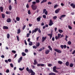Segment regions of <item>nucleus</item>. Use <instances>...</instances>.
Here are the masks:
<instances>
[{"instance_id":"1","label":"nucleus","mask_w":75,"mask_h":75,"mask_svg":"<svg viewBox=\"0 0 75 75\" xmlns=\"http://www.w3.org/2000/svg\"><path fill=\"white\" fill-rule=\"evenodd\" d=\"M31 7L33 10H35L37 8V6L34 4H32L31 6Z\"/></svg>"},{"instance_id":"2","label":"nucleus","mask_w":75,"mask_h":75,"mask_svg":"<svg viewBox=\"0 0 75 75\" xmlns=\"http://www.w3.org/2000/svg\"><path fill=\"white\" fill-rule=\"evenodd\" d=\"M61 35V34L59 33L58 34L57 36H56L55 37V38L56 40H58L59 38H60V36Z\"/></svg>"},{"instance_id":"3","label":"nucleus","mask_w":75,"mask_h":75,"mask_svg":"<svg viewBox=\"0 0 75 75\" xmlns=\"http://www.w3.org/2000/svg\"><path fill=\"white\" fill-rule=\"evenodd\" d=\"M56 69H57V67L56 66H54L53 67V72H56V73H57L58 71L56 70Z\"/></svg>"},{"instance_id":"4","label":"nucleus","mask_w":75,"mask_h":75,"mask_svg":"<svg viewBox=\"0 0 75 75\" xmlns=\"http://www.w3.org/2000/svg\"><path fill=\"white\" fill-rule=\"evenodd\" d=\"M54 50L55 51H56V52H58V53H61V52H62L60 50L57 49H54Z\"/></svg>"},{"instance_id":"5","label":"nucleus","mask_w":75,"mask_h":75,"mask_svg":"<svg viewBox=\"0 0 75 75\" xmlns=\"http://www.w3.org/2000/svg\"><path fill=\"white\" fill-rule=\"evenodd\" d=\"M38 28H35L34 30H33L32 31V34H34V33H36L38 31Z\"/></svg>"},{"instance_id":"6","label":"nucleus","mask_w":75,"mask_h":75,"mask_svg":"<svg viewBox=\"0 0 75 75\" xmlns=\"http://www.w3.org/2000/svg\"><path fill=\"white\" fill-rule=\"evenodd\" d=\"M61 10V9L59 8H58V9H56L55 11V12L57 14L59 12V11Z\"/></svg>"},{"instance_id":"7","label":"nucleus","mask_w":75,"mask_h":75,"mask_svg":"<svg viewBox=\"0 0 75 75\" xmlns=\"http://www.w3.org/2000/svg\"><path fill=\"white\" fill-rule=\"evenodd\" d=\"M42 42L44 41L45 40H47V36H45V37H43L42 38Z\"/></svg>"},{"instance_id":"8","label":"nucleus","mask_w":75,"mask_h":75,"mask_svg":"<svg viewBox=\"0 0 75 75\" xmlns=\"http://www.w3.org/2000/svg\"><path fill=\"white\" fill-rule=\"evenodd\" d=\"M53 24V22L52 21V20H50L49 22V25L50 26H51Z\"/></svg>"},{"instance_id":"9","label":"nucleus","mask_w":75,"mask_h":75,"mask_svg":"<svg viewBox=\"0 0 75 75\" xmlns=\"http://www.w3.org/2000/svg\"><path fill=\"white\" fill-rule=\"evenodd\" d=\"M38 67H40V66H41V67H44V64H38L37 65Z\"/></svg>"},{"instance_id":"10","label":"nucleus","mask_w":75,"mask_h":75,"mask_svg":"<svg viewBox=\"0 0 75 75\" xmlns=\"http://www.w3.org/2000/svg\"><path fill=\"white\" fill-rule=\"evenodd\" d=\"M47 35L50 37V39H51V38L52 37V33L47 34Z\"/></svg>"},{"instance_id":"11","label":"nucleus","mask_w":75,"mask_h":75,"mask_svg":"<svg viewBox=\"0 0 75 75\" xmlns=\"http://www.w3.org/2000/svg\"><path fill=\"white\" fill-rule=\"evenodd\" d=\"M70 6H71V7H72V8H75V4L74 5V3L71 4H70Z\"/></svg>"},{"instance_id":"12","label":"nucleus","mask_w":75,"mask_h":75,"mask_svg":"<svg viewBox=\"0 0 75 75\" xmlns=\"http://www.w3.org/2000/svg\"><path fill=\"white\" fill-rule=\"evenodd\" d=\"M41 16H40L38 18H37V21H40V20H41Z\"/></svg>"},{"instance_id":"13","label":"nucleus","mask_w":75,"mask_h":75,"mask_svg":"<svg viewBox=\"0 0 75 75\" xmlns=\"http://www.w3.org/2000/svg\"><path fill=\"white\" fill-rule=\"evenodd\" d=\"M3 29H4L7 30L8 29V27L6 26H4L3 27Z\"/></svg>"},{"instance_id":"14","label":"nucleus","mask_w":75,"mask_h":75,"mask_svg":"<svg viewBox=\"0 0 75 75\" xmlns=\"http://www.w3.org/2000/svg\"><path fill=\"white\" fill-rule=\"evenodd\" d=\"M49 52H50V50H47L46 51L45 53L46 54H48L49 53Z\"/></svg>"},{"instance_id":"15","label":"nucleus","mask_w":75,"mask_h":75,"mask_svg":"<svg viewBox=\"0 0 75 75\" xmlns=\"http://www.w3.org/2000/svg\"><path fill=\"white\" fill-rule=\"evenodd\" d=\"M6 21L7 23H10V22H11V19L10 18H8L7 19Z\"/></svg>"},{"instance_id":"16","label":"nucleus","mask_w":75,"mask_h":75,"mask_svg":"<svg viewBox=\"0 0 75 75\" xmlns=\"http://www.w3.org/2000/svg\"><path fill=\"white\" fill-rule=\"evenodd\" d=\"M47 0H43L41 2L40 4H42V3H45V2H47Z\"/></svg>"},{"instance_id":"17","label":"nucleus","mask_w":75,"mask_h":75,"mask_svg":"<svg viewBox=\"0 0 75 75\" xmlns=\"http://www.w3.org/2000/svg\"><path fill=\"white\" fill-rule=\"evenodd\" d=\"M0 9L1 12H3V10H4V8H3V7L1 6L0 7Z\"/></svg>"},{"instance_id":"18","label":"nucleus","mask_w":75,"mask_h":75,"mask_svg":"<svg viewBox=\"0 0 75 75\" xmlns=\"http://www.w3.org/2000/svg\"><path fill=\"white\" fill-rule=\"evenodd\" d=\"M45 27H48V25L47 24L45 25V26H43L42 28L43 29H45Z\"/></svg>"},{"instance_id":"19","label":"nucleus","mask_w":75,"mask_h":75,"mask_svg":"<svg viewBox=\"0 0 75 75\" xmlns=\"http://www.w3.org/2000/svg\"><path fill=\"white\" fill-rule=\"evenodd\" d=\"M40 45V42H38L36 43V47H39Z\"/></svg>"},{"instance_id":"20","label":"nucleus","mask_w":75,"mask_h":75,"mask_svg":"<svg viewBox=\"0 0 75 75\" xmlns=\"http://www.w3.org/2000/svg\"><path fill=\"white\" fill-rule=\"evenodd\" d=\"M34 62V63H33L34 65H37V64L38 62H37V60H36V59H35Z\"/></svg>"},{"instance_id":"21","label":"nucleus","mask_w":75,"mask_h":75,"mask_svg":"<svg viewBox=\"0 0 75 75\" xmlns=\"http://www.w3.org/2000/svg\"><path fill=\"white\" fill-rule=\"evenodd\" d=\"M28 44L29 45H30V46H31L33 45V42H32L30 41Z\"/></svg>"},{"instance_id":"22","label":"nucleus","mask_w":75,"mask_h":75,"mask_svg":"<svg viewBox=\"0 0 75 75\" xmlns=\"http://www.w3.org/2000/svg\"><path fill=\"white\" fill-rule=\"evenodd\" d=\"M8 8L9 10L10 11L11 10V9H12V7H11V6L10 5L8 7Z\"/></svg>"},{"instance_id":"23","label":"nucleus","mask_w":75,"mask_h":75,"mask_svg":"<svg viewBox=\"0 0 75 75\" xmlns=\"http://www.w3.org/2000/svg\"><path fill=\"white\" fill-rule=\"evenodd\" d=\"M65 65L66 66H69V63L68 62H67L66 63Z\"/></svg>"},{"instance_id":"24","label":"nucleus","mask_w":75,"mask_h":75,"mask_svg":"<svg viewBox=\"0 0 75 75\" xmlns=\"http://www.w3.org/2000/svg\"><path fill=\"white\" fill-rule=\"evenodd\" d=\"M48 48H49V50H50V51H52V48H51L50 46H48Z\"/></svg>"},{"instance_id":"25","label":"nucleus","mask_w":75,"mask_h":75,"mask_svg":"<svg viewBox=\"0 0 75 75\" xmlns=\"http://www.w3.org/2000/svg\"><path fill=\"white\" fill-rule=\"evenodd\" d=\"M33 71L32 69H29V71H28V72L29 73H31Z\"/></svg>"},{"instance_id":"26","label":"nucleus","mask_w":75,"mask_h":75,"mask_svg":"<svg viewBox=\"0 0 75 75\" xmlns=\"http://www.w3.org/2000/svg\"><path fill=\"white\" fill-rule=\"evenodd\" d=\"M56 75L55 74L51 72V73H49L48 75Z\"/></svg>"},{"instance_id":"27","label":"nucleus","mask_w":75,"mask_h":75,"mask_svg":"<svg viewBox=\"0 0 75 75\" xmlns=\"http://www.w3.org/2000/svg\"><path fill=\"white\" fill-rule=\"evenodd\" d=\"M65 17H66V15H62L61 16H60V17L62 18H64Z\"/></svg>"},{"instance_id":"28","label":"nucleus","mask_w":75,"mask_h":75,"mask_svg":"<svg viewBox=\"0 0 75 75\" xmlns=\"http://www.w3.org/2000/svg\"><path fill=\"white\" fill-rule=\"evenodd\" d=\"M58 63L59 64H63V62L60 61H58Z\"/></svg>"},{"instance_id":"29","label":"nucleus","mask_w":75,"mask_h":75,"mask_svg":"<svg viewBox=\"0 0 75 75\" xmlns=\"http://www.w3.org/2000/svg\"><path fill=\"white\" fill-rule=\"evenodd\" d=\"M1 16L3 18H5V15L4 14H2Z\"/></svg>"},{"instance_id":"30","label":"nucleus","mask_w":75,"mask_h":75,"mask_svg":"<svg viewBox=\"0 0 75 75\" xmlns=\"http://www.w3.org/2000/svg\"><path fill=\"white\" fill-rule=\"evenodd\" d=\"M20 33H21V30L20 29H18V30L17 34H19Z\"/></svg>"},{"instance_id":"31","label":"nucleus","mask_w":75,"mask_h":75,"mask_svg":"<svg viewBox=\"0 0 75 75\" xmlns=\"http://www.w3.org/2000/svg\"><path fill=\"white\" fill-rule=\"evenodd\" d=\"M20 18L18 17H17L16 18V20L17 21H20Z\"/></svg>"},{"instance_id":"32","label":"nucleus","mask_w":75,"mask_h":75,"mask_svg":"<svg viewBox=\"0 0 75 75\" xmlns=\"http://www.w3.org/2000/svg\"><path fill=\"white\" fill-rule=\"evenodd\" d=\"M22 56H25V55H26V54L25 53L23 52L22 53Z\"/></svg>"},{"instance_id":"33","label":"nucleus","mask_w":75,"mask_h":75,"mask_svg":"<svg viewBox=\"0 0 75 75\" xmlns=\"http://www.w3.org/2000/svg\"><path fill=\"white\" fill-rule=\"evenodd\" d=\"M58 31L60 33H62L63 32V30L60 29Z\"/></svg>"},{"instance_id":"34","label":"nucleus","mask_w":75,"mask_h":75,"mask_svg":"<svg viewBox=\"0 0 75 75\" xmlns=\"http://www.w3.org/2000/svg\"><path fill=\"white\" fill-rule=\"evenodd\" d=\"M35 72L34 71H33L31 73V75H35Z\"/></svg>"},{"instance_id":"35","label":"nucleus","mask_w":75,"mask_h":75,"mask_svg":"<svg viewBox=\"0 0 75 75\" xmlns=\"http://www.w3.org/2000/svg\"><path fill=\"white\" fill-rule=\"evenodd\" d=\"M58 6H59V5L57 4H56L55 5H54V8H57V7H58Z\"/></svg>"},{"instance_id":"36","label":"nucleus","mask_w":75,"mask_h":75,"mask_svg":"<svg viewBox=\"0 0 75 75\" xmlns=\"http://www.w3.org/2000/svg\"><path fill=\"white\" fill-rule=\"evenodd\" d=\"M43 18H47V16L45 15H43L42 16Z\"/></svg>"},{"instance_id":"37","label":"nucleus","mask_w":75,"mask_h":75,"mask_svg":"<svg viewBox=\"0 0 75 75\" xmlns=\"http://www.w3.org/2000/svg\"><path fill=\"white\" fill-rule=\"evenodd\" d=\"M7 38H10V34H7Z\"/></svg>"},{"instance_id":"38","label":"nucleus","mask_w":75,"mask_h":75,"mask_svg":"<svg viewBox=\"0 0 75 75\" xmlns=\"http://www.w3.org/2000/svg\"><path fill=\"white\" fill-rule=\"evenodd\" d=\"M67 38H68V36H67V35H66V38L65 39V40H66V41H68V40H67Z\"/></svg>"},{"instance_id":"39","label":"nucleus","mask_w":75,"mask_h":75,"mask_svg":"<svg viewBox=\"0 0 75 75\" xmlns=\"http://www.w3.org/2000/svg\"><path fill=\"white\" fill-rule=\"evenodd\" d=\"M73 65L72 63H71L70 64L69 67H73Z\"/></svg>"},{"instance_id":"40","label":"nucleus","mask_w":75,"mask_h":75,"mask_svg":"<svg viewBox=\"0 0 75 75\" xmlns=\"http://www.w3.org/2000/svg\"><path fill=\"white\" fill-rule=\"evenodd\" d=\"M24 67H23L22 69L21 68H19V69L20 71H23V70H24Z\"/></svg>"},{"instance_id":"41","label":"nucleus","mask_w":75,"mask_h":75,"mask_svg":"<svg viewBox=\"0 0 75 75\" xmlns=\"http://www.w3.org/2000/svg\"><path fill=\"white\" fill-rule=\"evenodd\" d=\"M67 44H69V45H71V41H69L68 42Z\"/></svg>"},{"instance_id":"42","label":"nucleus","mask_w":75,"mask_h":75,"mask_svg":"<svg viewBox=\"0 0 75 75\" xmlns=\"http://www.w3.org/2000/svg\"><path fill=\"white\" fill-rule=\"evenodd\" d=\"M46 9H43V13H45V11H46Z\"/></svg>"},{"instance_id":"43","label":"nucleus","mask_w":75,"mask_h":75,"mask_svg":"<svg viewBox=\"0 0 75 75\" xmlns=\"http://www.w3.org/2000/svg\"><path fill=\"white\" fill-rule=\"evenodd\" d=\"M68 28L70 29V30H72V27L71 26H70L69 25L68 26Z\"/></svg>"},{"instance_id":"44","label":"nucleus","mask_w":75,"mask_h":75,"mask_svg":"<svg viewBox=\"0 0 75 75\" xmlns=\"http://www.w3.org/2000/svg\"><path fill=\"white\" fill-rule=\"evenodd\" d=\"M12 52L14 53V54H16V51L15 50H12Z\"/></svg>"},{"instance_id":"45","label":"nucleus","mask_w":75,"mask_h":75,"mask_svg":"<svg viewBox=\"0 0 75 75\" xmlns=\"http://www.w3.org/2000/svg\"><path fill=\"white\" fill-rule=\"evenodd\" d=\"M36 2L37 3H40V0H36Z\"/></svg>"},{"instance_id":"46","label":"nucleus","mask_w":75,"mask_h":75,"mask_svg":"<svg viewBox=\"0 0 75 75\" xmlns=\"http://www.w3.org/2000/svg\"><path fill=\"white\" fill-rule=\"evenodd\" d=\"M57 18V16H54L53 17V18L54 20H56V18Z\"/></svg>"},{"instance_id":"47","label":"nucleus","mask_w":75,"mask_h":75,"mask_svg":"<svg viewBox=\"0 0 75 75\" xmlns=\"http://www.w3.org/2000/svg\"><path fill=\"white\" fill-rule=\"evenodd\" d=\"M28 14H31V12L30 10H28Z\"/></svg>"},{"instance_id":"48","label":"nucleus","mask_w":75,"mask_h":75,"mask_svg":"<svg viewBox=\"0 0 75 75\" xmlns=\"http://www.w3.org/2000/svg\"><path fill=\"white\" fill-rule=\"evenodd\" d=\"M60 47H61V48H62V49H63V48H64V45H61Z\"/></svg>"},{"instance_id":"49","label":"nucleus","mask_w":75,"mask_h":75,"mask_svg":"<svg viewBox=\"0 0 75 75\" xmlns=\"http://www.w3.org/2000/svg\"><path fill=\"white\" fill-rule=\"evenodd\" d=\"M24 42L25 44L26 45H27V42H26V40H25L24 41Z\"/></svg>"},{"instance_id":"50","label":"nucleus","mask_w":75,"mask_h":75,"mask_svg":"<svg viewBox=\"0 0 75 75\" xmlns=\"http://www.w3.org/2000/svg\"><path fill=\"white\" fill-rule=\"evenodd\" d=\"M26 7L27 8H29V5H28V4H27L26 5Z\"/></svg>"},{"instance_id":"51","label":"nucleus","mask_w":75,"mask_h":75,"mask_svg":"<svg viewBox=\"0 0 75 75\" xmlns=\"http://www.w3.org/2000/svg\"><path fill=\"white\" fill-rule=\"evenodd\" d=\"M26 27V26L25 25H24L23 28V30H24V29H25V27Z\"/></svg>"},{"instance_id":"52","label":"nucleus","mask_w":75,"mask_h":75,"mask_svg":"<svg viewBox=\"0 0 75 75\" xmlns=\"http://www.w3.org/2000/svg\"><path fill=\"white\" fill-rule=\"evenodd\" d=\"M10 65L12 68H13V64H12V63H11L10 64Z\"/></svg>"},{"instance_id":"53","label":"nucleus","mask_w":75,"mask_h":75,"mask_svg":"<svg viewBox=\"0 0 75 75\" xmlns=\"http://www.w3.org/2000/svg\"><path fill=\"white\" fill-rule=\"evenodd\" d=\"M16 37L17 38V40L18 41H19V37H18V36H16Z\"/></svg>"},{"instance_id":"54","label":"nucleus","mask_w":75,"mask_h":75,"mask_svg":"<svg viewBox=\"0 0 75 75\" xmlns=\"http://www.w3.org/2000/svg\"><path fill=\"white\" fill-rule=\"evenodd\" d=\"M37 46H33V49H36V48H37Z\"/></svg>"},{"instance_id":"55","label":"nucleus","mask_w":75,"mask_h":75,"mask_svg":"<svg viewBox=\"0 0 75 75\" xmlns=\"http://www.w3.org/2000/svg\"><path fill=\"white\" fill-rule=\"evenodd\" d=\"M8 62H11V59H8Z\"/></svg>"},{"instance_id":"56","label":"nucleus","mask_w":75,"mask_h":75,"mask_svg":"<svg viewBox=\"0 0 75 75\" xmlns=\"http://www.w3.org/2000/svg\"><path fill=\"white\" fill-rule=\"evenodd\" d=\"M52 40L53 41H55V38H54V37L52 38Z\"/></svg>"},{"instance_id":"57","label":"nucleus","mask_w":75,"mask_h":75,"mask_svg":"<svg viewBox=\"0 0 75 75\" xmlns=\"http://www.w3.org/2000/svg\"><path fill=\"white\" fill-rule=\"evenodd\" d=\"M38 31L39 32V33H41V30H40V29H39L38 30Z\"/></svg>"},{"instance_id":"58","label":"nucleus","mask_w":75,"mask_h":75,"mask_svg":"<svg viewBox=\"0 0 75 75\" xmlns=\"http://www.w3.org/2000/svg\"><path fill=\"white\" fill-rule=\"evenodd\" d=\"M45 13V15H47V14H48V11H46Z\"/></svg>"},{"instance_id":"59","label":"nucleus","mask_w":75,"mask_h":75,"mask_svg":"<svg viewBox=\"0 0 75 75\" xmlns=\"http://www.w3.org/2000/svg\"><path fill=\"white\" fill-rule=\"evenodd\" d=\"M48 67H50L52 66V64H49L48 65Z\"/></svg>"},{"instance_id":"60","label":"nucleus","mask_w":75,"mask_h":75,"mask_svg":"<svg viewBox=\"0 0 75 75\" xmlns=\"http://www.w3.org/2000/svg\"><path fill=\"white\" fill-rule=\"evenodd\" d=\"M9 70L7 69L6 71V73H8V72H9Z\"/></svg>"},{"instance_id":"61","label":"nucleus","mask_w":75,"mask_h":75,"mask_svg":"<svg viewBox=\"0 0 75 75\" xmlns=\"http://www.w3.org/2000/svg\"><path fill=\"white\" fill-rule=\"evenodd\" d=\"M29 68H28V67H27L26 68V71H28H28H29Z\"/></svg>"},{"instance_id":"62","label":"nucleus","mask_w":75,"mask_h":75,"mask_svg":"<svg viewBox=\"0 0 75 75\" xmlns=\"http://www.w3.org/2000/svg\"><path fill=\"white\" fill-rule=\"evenodd\" d=\"M32 4H36V2H35V1H33L32 2Z\"/></svg>"},{"instance_id":"63","label":"nucleus","mask_w":75,"mask_h":75,"mask_svg":"<svg viewBox=\"0 0 75 75\" xmlns=\"http://www.w3.org/2000/svg\"><path fill=\"white\" fill-rule=\"evenodd\" d=\"M25 52H28V50L27 49H25Z\"/></svg>"},{"instance_id":"64","label":"nucleus","mask_w":75,"mask_h":75,"mask_svg":"<svg viewBox=\"0 0 75 75\" xmlns=\"http://www.w3.org/2000/svg\"><path fill=\"white\" fill-rule=\"evenodd\" d=\"M47 4H52V3L51 2L49 1L48 2V3H47Z\"/></svg>"}]
</instances>
